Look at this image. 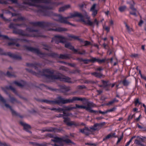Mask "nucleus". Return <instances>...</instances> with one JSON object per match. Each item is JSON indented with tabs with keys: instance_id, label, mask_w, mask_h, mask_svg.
Segmentation results:
<instances>
[{
	"instance_id": "f257e3e1",
	"label": "nucleus",
	"mask_w": 146,
	"mask_h": 146,
	"mask_svg": "<svg viewBox=\"0 0 146 146\" xmlns=\"http://www.w3.org/2000/svg\"><path fill=\"white\" fill-rule=\"evenodd\" d=\"M29 23L33 26V27H28L26 29V30L30 32L29 33H25L22 30L17 29V28L18 26L22 25L21 24H14L11 23L9 26L10 29H13V32L15 34H19L23 36H26L32 37H44L41 33L39 31L35 29L34 28L36 27H39L42 28H44L47 27H56L57 25L55 23L44 22H30Z\"/></svg>"
},
{
	"instance_id": "f03ea898",
	"label": "nucleus",
	"mask_w": 146,
	"mask_h": 146,
	"mask_svg": "<svg viewBox=\"0 0 146 146\" xmlns=\"http://www.w3.org/2000/svg\"><path fill=\"white\" fill-rule=\"evenodd\" d=\"M29 1H24L20 6L19 8L21 10H26V7L25 5H27L29 6H35L37 7V12L38 15L40 16H49L48 10L53 9L60 3L54 2L51 3V0H29Z\"/></svg>"
},
{
	"instance_id": "7ed1b4c3",
	"label": "nucleus",
	"mask_w": 146,
	"mask_h": 146,
	"mask_svg": "<svg viewBox=\"0 0 146 146\" xmlns=\"http://www.w3.org/2000/svg\"><path fill=\"white\" fill-rule=\"evenodd\" d=\"M26 70L29 73L36 76H38L39 74H42L51 82H53L55 80H59L60 81L68 83H73L71 81V78L68 76H63L60 74L54 75V71L53 70L48 68L43 69L42 73L40 71H39L38 73H37L31 69L26 68Z\"/></svg>"
},
{
	"instance_id": "20e7f679",
	"label": "nucleus",
	"mask_w": 146,
	"mask_h": 146,
	"mask_svg": "<svg viewBox=\"0 0 146 146\" xmlns=\"http://www.w3.org/2000/svg\"><path fill=\"white\" fill-rule=\"evenodd\" d=\"M70 15V16L67 17H63L60 15L55 14L54 15L57 18L54 19L61 23L72 25L67 21V19L74 17H78L80 19L81 21L83 22L84 24L90 26L93 25V23L90 20V17L86 12L83 15L76 12H74L73 13H71Z\"/></svg>"
},
{
	"instance_id": "39448f33",
	"label": "nucleus",
	"mask_w": 146,
	"mask_h": 146,
	"mask_svg": "<svg viewBox=\"0 0 146 146\" xmlns=\"http://www.w3.org/2000/svg\"><path fill=\"white\" fill-rule=\"evenodd\" d=\"M86 100L85 98H82L76 96L73 97L72 98L64 99L61 96L58 97L56 100L54 101L50 100H48L45 99L41 100L42 102L46 103L47 104H64L68 103H71L74 102L76 101H82Z\"/></svg>"
},
{
	"instance_id": "423d86ee",
	"label": "nucleus",
	"mask_w": 146,
	"mask_h": 146,
	"mask_svg": "<svg viewBox=\"0 0 146 146\" xmlns=\"http://www.w3.org/2000/svg\"><path fill=\"white\" fill-rule=\"evenodd\" d=\"M46 136L50 138H53V139H51V140L54 142L58 143L59 145L57 144H51L53 146H63V142H65L66 143H71L74 144V143L71 141L70 139H68V136H65L62 137H54L51 134L48 133L46 134Z\"/></svg>"
},
{
	"instance_id": "0eeeda50",
	"label": "nucleus",
	"mask_w": 146,
	"mask_h": 146,
	"mask_svg": "<svg viewBox=\"0 0 146 146\" xmlns=\"http://www.w3.org/2000/svg\"><path fill=\"white\" fill-rule=\"evenodd\" d=\"M27 50L29 51L35 53L41 58L46 57L47 56L52 58H58V55L56 53H51L48 54L41 52L38 49L31 47L25 46Z\"/></svg>"
},
{
	"instance_id": "6e6552de",
	"label": "nucleus",
	"mask_w": 146,
	"mask_h": 146,
	"mask_svg": "<svg viewBox=\"0 0 146 146\" xmlns=\"http://www.w3.org/2000/svg\"><path fill=\"white\" fill-rule=\"evenodd\" d=\"M40 86L47 89H48L51 91L56 92H62L64 94H65L67 92L70 90L69 87L66 86L64 85H59L58 86L60 87L59 89H56L50 87H48L42 84H41Z\"/></svg>"
},
{
	"instance_id": "1a4fd4ad",
	"label": "nucleus",
	"mask_w": 146,
	"mask_h": 146,
	"mask_svg": "<svg viewBox=\"0 0 146 146\" xmlns=\"http://www.w3.org/2000/svg\"><path fill=\"white\" fill-rule=\"evenodd\" d=\"M95 105L93 102H88L87 103L86 106L76 104L75 106H74V107L75 108L74 109L77 108L85 109L86 110L88 111L90 113H96L98 112V111L93 110L92 109V108L95 107Z\"/></svg>"
},
{
	"instance_id": "9d476101",
	"label": "nucleus",
	"mask_w": 146,
	"mask_h": 146,
	"mask_svg": "<svg viewBox=\"0 0 146 146\" xmlns=\"http://www.w3.org/2000/svg\"><path fill=\"white\" fill-rule=\"evenodd\" d=\"M75 108L74 107H71L69 106H64L63 108H49L51 110L54 111L56 112H61L62 111H63V113L64 114H67L68 115V114H67L65 112V111H70L74 109Z\"/></svg>"
},
{
	"instance_id": "9b49d317",
	"label": "nucleus",
	"mask_w": 146,
	"mask_h": 146,
	"mask_svg": "<svg viewBox=\"0 0 146 146\" xmlns=\"http://www.w3.org/2000/svg\"><path fill=\"white\" fill-rule=\"evenodd\" d=\"M0 54L8 56L14 59L20 60L22 59L21 57L17 54L12 53L10 52H5L0 48Z\"/></svg>"
},
{
	"instance_id": "f8f14e48",
	"label": "nucleus",
	"mask_w": 146,
	"mask_h": 146,
	"mask_svg": "<svg viewBox=\"0 0 146 146\" xmlns=\"http://www.w3.org/2000/svg\"><path fill=\"white\" fill-rule=\"evenodd\" d=\"M66 39L64 37L60 35H55L52 38L51 42L55 41V43L58 44L59 43H65L66 40Z\"/></svg>"
},
{
	"instance_id": "ddd939ff",
	"label": "nucleus",
	"mask_w": 146,
	"mask_h": 146,
	"mask_svg": "<svg viewBox=\"0 0 146 146\" xmlns=\"http://www.w3.org/2000/svg\"><path fill=\"white\" fill-rule=\"evenodd\" d=\"M64 122L67 125L69 126H73L77 127L80 125V123L74 121H70V119L68 117H64Z\"/></svg>"
},
{
	"instance_id": "4468645a",
	"label": "nucleus",
	"mask_w": 146,
	"mask_h": 146,
	"mask_svg": "<svg viewBox=\"0 0 146 146\" xmlns=\"http://www.w3.org/2000/svg\"><path fill=\"white\" fill-rule=\"evenodd\" d=\"M127 3L130 5V8L132 11L130 12V14L137 17V16L136 14L137 10L134 7V6L135 5V3L134 1L133 0H131L129 1H127Z\"/></svg>"
},
{
	"instance_id": "2eb2a0df",
	"label": "nucleus",
	"mask_w": 146,
	"mask_h": 146,
	"mask_svg": "<svg viewBox=\"0 0 146 146\" xmlns=\"http://www.w3.org/2000/svg\"><path fill=\"white\" fill-rule=\"evenodd\" d=\"M146 137L142 136H138L136 137V139L135 140L134 143L138 145L141 146H145V145L142 143V142H144Z\"/></svg>"
},
{
	"instance_id": "dca6fc26",
	"label": "nucleus",
	"mask_w": 146,
	"mask_h": 146,
	"mask_svg": "<svg viewBox=\"0 0 146 146\" xmlns=\"http://www.w3.org/2000/svg\"><path fill=\"white\" fill-rule=\"evenodd\" d=\"M0 100L3 103L5 104V106L7 108H9L11 112H12V113L13 115H17V114L16 113V112L13 110L12 107L10 106L9 104H7L6 103V101L5 99L0 94Z\"/></svg>"
},
{
	"instance_id": "f3484780",
	"label": "nucleus",
	"mask_w": 146,
	"mask_h": 146,
	"mask_svg": "<svg viewBox=\"0 0 146 146\" xmlns=\"http://www.w3.org/2000/svg\"><path fill=\"white\" fill-rule=\"evenodd\" d=\"M68 36L69 37L71 38H73L75 40H78L80 42H83L84 44V46H87L88 45H90L91 44V43L90 42L86 40L84 42L82 39L79 38V37L77 36L73 35H68Z\"/></svg>"
},
{
	"instance_id": "a211bd4d",
	"label": "nucleus",
	"mask_w": 146,
	"mask_h": 146,
	"mask_svg": "<svg viewBox=\"0 0 146 146\" xmlns=\"http://www.w3.org/2000/svg\"><path fill=\"white\" fill-rule=\"evenodd\" d=\"M105 122H103L100 123L95 124L93 126L90 127V129L93 131L99 130L105 125Z\"/></svg>"
},
{
	"instance_id": "6ab92c4d",
	"label": "nucleus",
	"mask_w": 146,
	"mask_h": 146,
	"mask_svg": "<svg viewBox=\"0 0 146 146\" xmlns=\"http://www.w3.org/2000/svg\"><path fill=\"white\" fill-rule=\"evenodd\" d=\"M48 30L49 31H53L55 32H61L63 31H66L67 30V29L66 28L59 27L58 28L50 29Z\"/></svg>"
},
{
	"instance_id": "aec40b11",
	"label": "nucleus",
	"mask_w": 146,
	"mask_h": 146,
	"mask_svg": "<svg viewBox=\"0 0 146 146\" xmlns=\"http://www.w3.org/2000/svg\"><path fill=\"white\" fill-rule=\"evenodd\" d=\"M20 124L23 126L24 129L26 131L31 133V132L29 131L31 127L29 125L22 121L20 122Z\"/></svg>"
},
{
	"instance_id": "412c9836",
	"label": "nucleus",
	"mask_w": 146,
	"mask_h": 146,
	"mask_svg": "<svg viewBox=\"0 0 146 146\" xmlns=\"http://www.w3.org/2000/svg\"><path fill=\"white\" fill-rule=\"evenodd\" d=\"M80 131L86 135H88L92 133L91 130L88 127H85L84 128L80 130Z\"/></svg>"
},
{
	"instance_id": "4be33fe9",
	"label": "nucleus",
	"mask_w": 146,
	"mask_h": 146,
	"mask_svg": "<svg viewBox=\"0 0 146 146\" xmlns=\"http://www.w3.org/2000/svg\"><path fill=\"white\" fill-rule=\"evenodd\" d=\"M13 83L15 84L17 86L22 87L23 86H26L27 83L26 82L24 81H21L20 82H19L17 81H15L13 82Z\"/></svg>"
},
{
	"instance_id": "5701e85b",
	"label": "nucleus",
	"mask_w": 146,
	"mask_h": 146,
	"mask_svg": "<svg viewBox=\"0 0 146 146\" xmlns=\"http://www.w3.org/2000/svg\"><path fill=\"white\" fill-rule=\"evenodd\" d=\"M65 47L72 50L74 52H77V50L74 48L73 46H72L70 43L67 42L65 44Z\"/></svg>"
},
{
	"instance_id": "b1692460",
	"label": "nucleus",
	"mask_w": 146,
	"mask_h": 146,
	"mask_svg": "<svg viewBox=\"0 0 146 146\" xmlns=\"http://www.w3.org/2000/svg\"><path fill=\"white\" fill-rule=\"evenodd\" d=\"M72 57V56L71 54H60V56H58V58L62 59H69Z\"/></svg>"
},
{
	"instance_id": "393cba45",
	"label": "nucleus",
	"mask_w": 146,
	"mask_h": 146,
	"mask_svg": "<svg viewBox=\"0 0 146 146\" xmlns=\"http://www.w3.org/2000/svg\"><path fill=\"white\" fill-rule=\"evenodd\" d=\"M41 65L40 64L36 63H27L26 64V66L30 67H33L35 69H37V66H40Z\"/></svg>"
},
{
	"instance_id": "a878e982",
	"label": "nucleus",
	"mask_w": 146,
	"mask_h": 146,
	"mask_svg": "<svg viewBox=\"0 0 146 146\" xmlns=\"http://www.w3.org/2000/svg\"><path fill=\"white\" fill-rule=\"evenodd\" d=\"M93 60H94L93 62H97L99 64H101L103 63H104L106 60V58H104V59H101L99 58H96L93 57Z\"/></svg>"
},
{
	"instance_id": "bb28decb",
	"label": "nucleus",
	"mask_w": 146,
	"mask_h": 146,
	"mask_svg": "<svg viewBox=\"0 0 146 146\" xmlns=\"http://www.w3.org/2000/svg\"><path fill=\"white\" fill-rule=\"evenodd\" d=\"M102 82L105 89L107 91L109 90V86L111 85V84H108L107 82L104 80H102Z\"/></svg>"
},
{
	"instance_id": "cd10ccee",
	"label": "nucleus",
	"mask_w": 146,
	"mask_h": 146,
	"mask_svg": "<svg viewBox=\"0 0 146 146\" xmlns=\"http://www.w3.org/2000/svg\"><path fill=\"white\" fill-rule=\"evenodd\" d=\"M115 133H111L110 134H109L106 137L104 138L103 139V141H105L107 140V139L113 137H115Z\"/></svg>"
},
{
	"instance_id": "c85d7f7f",
	"label": "nucleus",
	"mask_w": 146,
	"mask_h": 146,
	"mask_svg": "<svg viewBox=\"0 0 146 146\" xmlns=\"http://www.w3.org/2000/svg\"><path fill=\"white\" fill-rule=\"evenodd\" d=\"M70 5H65L64 6L61 7L60 8L59 10V12L63 11L67 9L70 8Z\"/></svg>"
},
{
	"instance_id": "c756f323",
	"label": "nucleus",
	"mask_w": 146,
	"mask_h": 146,
	"mask_svg": "<svg viewBox=\"0 0 146 146\" xmlns=\"http://www.w3.org/2000/svg\"><path fill=\"white\" fill-rule=\"evenodd\" d=\"M91 74L92 75H93L95 76L98 78H100L102 76V74L101 73H98L97 72H92Z\"/></svg>"
},
{
	"instance_id": "7c9ffc66",
	"label": "nucleus",
	"mask_w": 146,
	"mask_h": 146,
	"mask_svg": "<svg viewBox=\"0 0 146 146\" xmlns=\"http://www.w3.org/2000/svg\"><path fill=\"white\" fill-rule=\"evenodd\" d=\"M0 37H1L2 38L4 39H6V40H9L11 41H13V38H9V37L6 35H1L0 33Z\"/></svg>"
},
{
	"instance_id": "2f4dec72",
	"label": "nucleus",
	"mask_w": 146,
	"mask_h": 146,
	"mask_svg": "<svg viewBox=\"0 0 146 146\" xmlns=\"http://www.w3.org/2000/svg\"><path fill=\"white\" fill-rule=\"evenodd\" d=\"M5 88L7 90H8L9 89L11 90L13 92L15 93H16L17 92L15 89L11 86H7L5 87Z\"/></svg>"
},
{
	"instance_id": "473e14b6",
	"label": "nucleus",
	"mask_w": 146,
	"mask_h": 146,
	"mask_svg": "<svg viewBox=\"0 0 146 146\" xmlns=\"http://www.w3.org/2000/svg\"><path fill=\"white\" fill-rule=\"evenodd\" d=\"M26 20V18L23 17H19L17 19H14L13 21L14 22H16L17 21H24Z\"/></svg>"
},
{
	"instance_id": "72a5a7b5",
	"label": "nucleus",
	"mask_w": 146,
	"mask_h": 146,
	"mask_svg": "<svg viewBox=\"0 0 146 146\" xmlns=\"http://www.w3.org/2000/svg\"><path fill=\"white\" fill-rule=\"evenodd\" d=\"M124 24L126 27V29L129 33H130L131 32L133 31V29L131 28H130L125 22L124 23Z\"/></svg>"
},
{
	"instance_id": "f704fd0d",
	"label": "nucleus",
	"mask_w": 146,
	"mask_h": 146,
	"mask_svg": "<svg viewBox=\"0 0 146 146\" xmlns=\"http://www.w3.org/2000/svg\"><path fill=\"white\" fill-rule=\"evenodd\" d=\"M130 82L126 79L124 80L122 82L123 85L125 86H127L130 84Z\"/></svg>"
},
{
	"instance_id": "c9c22d12",
	"label": "nucleus",
	"mask_w": 146,
	"mask_h": 146,
	"mask_svg": "<svg viewBox=\"0 0 146 146\" xmlns=\"http://www.w3.org/2000/svg\"><path fill=\"white\" fill-rule=\"evenodd\" d=\"M94 60H93V57H92L90 59H84L83 62L85 64H87L89 62H93Z\"/></svg>"
},
{
	"instance_id": "e433bc0d",
	"label": "nucleus",
	"mask_w": 146,
	"mask_h": 146,
	"mask_svg": "<svg viewBox=\"0 0 146 146\" xmlns=\"http://www.w3.org/2000/svg\"><path fill=\"white\" fill-rule=\"evenodd\" d=\"M126 8V6L125 5L121 6L119 8V11L121 12H123Z\"/></svg>"
},
{
	"instance_id": "4c0bfd02",
	"label": "nucleus",
	"mask_w": 146,
	"mask_h": 146,
	"mask_svg": "<svg viewBox=\"0 0 146 146\" xmlns=\"http://www.w3.org/2000/svg\"><path fill=\"white\" fill-rule=\"evenodd\" d=\"M9 97L11 99V102L12 103H14L15 102H17V100L14 97H11L10 94L9 95Z\"/></svg>"
},
{
	"instance_id": "58836bf2",
	"label": "nucleus",
	"mask_w": 146,
	"mask_h": 146,
	"mask_svg": "<svg viewBox=\"0 0 146 146\" xmlns=\"http://www.w3.org/2000/svg\"><path fill=\"white\" fill-rule=\"evenodd\" d=\"M8 44V45L9 46H10L11 45L14 46V45H15L17 47H18L20 46V45L19 44H16L15 43L13 42H9Z\"/></svg>"
},
{
	"instance_id": "ea45409f",
	"label": "nucleus",
	"mask_w": 146,
	"mask_h": 146,
	"mask_svg": "<svg viewBox=\"0 0 146 146\" xmlns=\"http://www.w3.org/2000/svg\"><path fill=\"white\" fill-rule=\"evenodd\" d=\"M56 128H50L48 130H43V132H44L46 131H56Z\"/></svg>"
},
{
	"instance_id": "a19ab883",
	"label": "nucleus",
	"mask_w": 146,
	"mask_h": 146,
	"mask_svg": "<svg viewBox=\"0 0 146 146\" xmlns=\"http://www.w3.org/2000/svg\"><path fill=\"white\" fill-rule=\"evenodd\" d=\"M0 17L2 18L5 21H11L10 19H6L5 17H4L3 14H0Z\"/></svg>"
},
{
	"instance_id": "79ce46f5",
	"label": "nucleus",
	"mask_w": 146,
	"mask_h": 146,
	"mask_svg": "<svg viewBox=\"0 0 146 146\" xmlns=\"http://www.w3.org/2000/svg\"><path fill=\"white\" fill-rule=\"evenodd\" d=\"M117 109V108L115 107H114L112 108L107 110L108 112H112L114 111Z\"/></svg>"
},
{
	"instance_id": "37998d69",
	"label": "nucleus",
	"mask_w": 146,
	"mask_h": 146,
	"mask_svg": "<svg viewBox=\"0 0 146 146\" xmlns=\"http://www.w3.org/2000/svg\"><path fill=\"white\" fill-rule=\"evenodd\" d=\"M77 53L78 54H84L86 53V51L85 50H83L82 51L80 52V51H78L77 50V52H74V53Z\"/></svg>"
},
{
	"instance_id": "c03bdc74",
	"label": "nucleus",
	"mask_w": 146,
	"mask_h": 146,
	"mask_svg": "<svg viewBox=\"0 0 146 146\" xmlns=\"http://www.w3.org/2000/svg\"><path fill=\"white\" fill-rule=\"evenodd\" d=\"M67 116H68V115L64 114L63 113V114H60L58 115L57 117H63L64 118V117H68Z\"/></svg>"
},
{
	"instance_id": "a18cd8bd",
	"label": "nucleus",
	"mask_w": 146,
	"mask_h": 146,
	"mask_svg": "<svg viewBox=\"0 0 146 146\" xmlns=\"http://www.w3.org/2000/svg\"><path fill=\"white\" fill-rule=\"evenodd\" d=\"M114 103L113 100L111 101H109L108 103H106V106H109L112 105Z\"/></svg>"
},
{
	"instance_id": "49530a36",
	"label": "nucleus",
	"mask_w": 146,
	"mask_h": 146,
	"mask_svg": "<svg viewBox=\"0 0 146 146\" xmlns=\"http://www.w3.org/2000/svg\"><path fill=\"white\" fill-rule=\"evenodd\" d=\"M0 3L5 4H9L7 1L4 0H0Z\"/></svg>"
},
{
	"instance_id": "de8ad7c7",
	"label": "nucleus",
	"mask_w": 146,
	"mask_h": 146,
	"mask_svg": "<svg viewBox=\"0 0 146 146\" xmlns=\"http://www.w3.org/2000/svg\"><path fill=\"white\" fill-rule=\"evenodd\" d=\"M92 12V15L93 17H95L97 13V10H94L91 11Z\"/></svg>"
},
{
	"instance_id": "09e8293b",
	"label": "nucleus",
	"mask_w": 146,
	"mask_h": 146,
	"mask_svg": "<svg viewBox=\"0 0 146 146\" xmlns=\"http://www.w3.org/2000/svg\"><path fill=\"white\" fill-rule=\"evenodd\" d=\"M6 1L7 2L8 1H10L12 3L17 4L18 2L17 0H7Z\"/></svg>"
},
{
	"instance_id": "8fccbe9b",
	"label": "nucleus",
	"mask_w": 146,
	"mask_h": 146,
	"mask_svg": "<svg viewBox=\"0 0 146 146\" xmlns=\"http://www.w3.org/2000/svg\"><path fill=\"white\" fill-rule=\"evenodd\" d=\"M123 138V135H122L120 137H119L118 139V140L117 141V143L118 144L120 142L121 140Z\"/></svg>"
},
{
	"instance_id": "3c124183",
	"label": "nucleus",
	"mask_w": 146,
	"mask_h": 146,
	"mask_svg": "<svg viewBox=\"0 0 146 146\" xmlns=\"http://www.w3.org/2000/svg\"><path fill=\"white\" fill-rule=\"evenodd\" d=\"M96 4H94L92 6V7H91L90 10L91 11H93L94 10H96L95 9L96 8Z\"/></svg>"
},
{
	"instance_id": "603ef678",
	"label": "nucleus",
	"mask_w": 146,
	"mask_h": 146,
	"mask_svg": "<svg viewBox=\"0 0 146 146\" xmlns=\"http://www.w3.org/2000/svg\"><path fill=\"white\" fill-rule=\"evenodd\" d=\"M94 83V82L91 80H86L85 81V83L86 84Z\"/></svg>"
},
{
	"instance_id": "864d4df0",
	"label": "nucleus",
	"mask_w": 146,
	"mask_h": 146,
	"mask_svg": "<svg viewBox=\"0 0 146 146\" xmlns=\"http://www.w3.org/2000/svg\"><path fill=\"white\" fill-rule=\"evenodd\" d=\"M44 46L45 47V48H43L44 49L49 50L51 48V47L49 46H48L46 45H44Z\"/></svg>"
},
{
	"instance_id": "5fc2aeb1",
	"label": "nucleus",
	"mask_w": 146,
	"mask_h": 146,
	"mask_svg": "<svg viewBox=\"0 0 146 146\" xmlns=\"http://www.w3.org/2000/svg\"><path fill=\"white\" fill-rule=\"evenodd\" d=\"M6 75L7 76H8V77H11L13 76V75L12 74H11L9 72V71H8L6 73Z\"/></svg>"
},
{
	"instance_id": "6e6d98bb",
	"label": "nucleus",
	"mask_w": 146,
	"mask_h": 146,
	"mask_svg": "<svg viewBox=\"0 0 146 146\" xmlns=\"http://www.w3.org/2000/svg\"><path fill=\"white\" fill-rule=\"evenodd\" d=\"M99 112L100 113H101L102 114H104L107 113H108L107 110H106V111H102L100 110L99 111Z\"/></svg>"
},
{
	"instance_id": "4d7b16f0",
	"label": "nucleus",
	"mask_w": 146,
	"mask_h": 146,
	"mask_svg": "<svg viewBox=\"0 0 146 146\" xmlns=\"http://www.w3.org/2000/svg\"><path fill=\"white\" fill-rule=\"evenodd\" d=\"M138 55L137 54H133L131 55V56L132 57L136 58L138 56Z\"/></svg>"
},
{
	"instance_id": "13d9d810",
	"label": "nucleus",
	"mask_w": 146,
	"mask_h": 146,
	"mask_svg": "<svg viewBox=\"0 0 146 146\" xmlns=\"http://www.w3.org/2000/svg\"><path fill=\"white\" fill-rule=\"evenodd\" d=\"M105 30L107 31V32H108L110 31V27L107 26L105 27L104 28Z\"/></svg>"
},
{
	"instance_id": "bf43d9fd",
	"label": "nucleus",
	"mask_w": 146,
	"mask_h": 146,
	"mask_svg": "<svg viewBox=\"0 0 146 146\" xmlns=\"http://www.w3.org/2000/svg\"><path fill=\"white\" fill-rule=\"evenodd\" d=\"M94 23H96L97 26H98L99 22L96 19H95Z\"/></svg>"
},
{
	"instance_id": "052dcab7",
	"label": "nucleus",
	"mask_w": 146,
	"mask_h": 146,
	"mask_svg": "<svg viewBox=\"0 0 146 146\" xmlns=\"http://www.w3.org/2000/svg\"><path fill=\"white\" fill-rule=\"evenodd\" d=\"M0 146H9L7 145L5 143H2L1 142H0Z\"/></svg>"
},
{
	"instance_id": "680f3d73",
	"label": "nucleus",
	"mask_w": 146,
	"mask_h": 146,
	"mask_svg": "<svg viewBox=\"0 0 146 146\" xmlns=\"http://www.w3.org/2000/svg\"><path fill=\"white\" fill-rule=\"evenodd\" d=\"M60 69L62 70H66V68L64 66H61L60 67Z\"/></svg>"
},
{
	"instance_id": "e2e57ef3",
	"label": "nucleus",
	"mask_w": 146,
	"mask_h": 146,
	"mask_svg": "<svg viewBox=\"0 0 146 146\" xmlns=\"http://www.w3.org/2000/svg\"><path fill=\"white\" fill-rule=\"evenodd\" d=\"M143 21L142 20H141L139 23L138 25L139 26H141L142 24L143 23Z\"/></svg>"
},
{
	"instance_id": "0e129e2a",
	"label": "nucleus",
	"mask_w": 146,
	"mask_h": 146,
	"mask_svg": "<svg viewBox=\"0 0 146 146\" xmlns=\"http://www.w3.org/2000/svg\"><path fill=\"white\" fill-rule=\"evenodd\" d=\"M11 14H12V16H18L20 14H17V13H11Z\"/></svg>"
},
{
	"instance_id": "69168bd1",
	"label": "nucleus",
	"mask_w": 146,
	"mask_h": 146,
	"mask_svg": "<svg viewBox=\"0 0 146 146\" xmlns=\"http://www.w3.org/2000/svg\"><path fill=\"white\" fill-rule=\"evenodd\" d=\"M79 88L80 89H82L83 88H86V87L84 85L82 86H79Z\"/></svg>"
},
{
	"instance_id": "338daca9",
	"label": "nucleus",
	"mask_w": 146,
	"mask_h": 146,
	"mask_svg": "<svg viewBox=\"0 0 146 146\" xmlns=\"http://www.w3.org/2000/svg\"><path fill=\"white\" fill-rule=\"evenodd\" d=\"M131 141H132L130 139L129 141L127 142L125 146H128L129 145Z\"/></svg>"
},
{
	"instance_id": "774afa93",
	"label": "nucleus",
	"mask_w": 146,
	"mask_h": 146,
	"mask_svg": "<svg viewBox=\"0 0 146 146\" xmlns=\"http://www.w3.org/2000/svg\"><path fill=\"white\" fill-rule=\"evenodd\" d=\"M138 103H139V100L138 98H137L135 102V105H136L138 104Z\"/></svg>"
}]
</instances>
